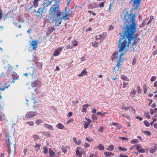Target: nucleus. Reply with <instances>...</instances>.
I'll return each instance as SVG.
<instances>
[{
	"label": "nucleus",
	"mask_w": 157,
	"mask_h": 157,
	"mask_svg": "<svg viewBox=\"0 0 157 157\" xmlns=\"http://www.w3.org/2000/svg\"><path fill=\"white\" fill-rule=\"evenodd\" d=\"M124 19L126 21L125 26L123 28L122 33H120L122 37L119 40L118 42L119 52H121L123 50L126 51L128 49L129 45L136 31L135 16L131 13L128 15L127 12Z\"/></svg>",
	"instance_id": "nucleus-1"
},
{
	"label": "nucleus",
	"mask_w": 157,
	"mask_h": 157,
	"mask_svg": "<svg viewBox=\"0 0 157 157\" xmlns=\"http://www.w3.org/2000/svg\"><path fill=\"white\" fill-rule=\"evenodd\" d=\"M72 15V10H68L67 13L61 15V16H52V23L55 26H59L61 23L63 19H69V18Z\"/></svg>",
	"instance_id": "nucleus-2"
},
{
	"label": "nucleus",
	"mask_w": 157,
	"mask_h": 157,
	"mask_svg": "<svg viewBox=\"0 0 157 157\" xmlns=\"http://www.w3.org/2000/svg\"><path fill=\"white\" fill-rule=\"evenodd\" d=\"M68 10L65 7L61 12L60 11L59 6L57 4L52 5L49 9V12L52 16H61V15L67 13Z\"/></svg>",
	"instance_id": "nucleus-3"
},
{
	"label": "nucleus",
	"mask_w": 157,
	"mask_h": 157,
	"mask_svg": "<svg viewBox=\"0 0 157 157\" xmlns=\"http://www.w3.org/2000/svg\"><path fill=\"white\" fill-rule=\"evenodd\" d=\"M27 69L29 70V75L32 77H35L38 75V72L34 67H27Z\"/></svg>",
	"instance_id": "nucleus-4"
},
{
	"label": "nucleus",
	"mask_w": 157,
	"mask_h": 157,
	"mask_svg": "<svg viewBox=\"0 0 157 157\" xmlns=\"http://www.w3.org/2000/svg\"><path fill=\"white\" fill-rule=\"evenodd\" d=\"M42 85V82L39 80H36L34 81L32 84L31 86L33 87H36L40 86Z\"/></svg>",
	"instance_id": "nucleus-5"
},
{
	"label": "nucleus",
	"mask_w": 157,
	"mask_h": 157,
	"mask_svg": "<svg viewBox=\"0 0 157 157\" xmlns=\"http://www.w3.org/2000/svg\"><path fill=\"white\" fill-rule=\"evenodd\" d=\"M37 58L36 56H33V61L35 62L36 66L39 69H41L42 67V64L41 63L38 62H36Z\"/></svg>",
	"instance_id": "nucleus-6"
},
{
	"label": "nucleus",
	"mask_w": 157,
	"mask_h": 157,
	"mask_svg": "<svg viewBox=\"0 0 157 157\" xmlns=\"http://www.w3.org/2000/svg\"><path fill=\"white\" fill-rule=\"evenodd\" d=\"M134 4L133 6V10H135L140 5V4L141 0H133Z\"/></svg>",
	"instance_id": "nucleus-7"
},
{
	"label": "nucleus",
	"mask_w": 157,
	"mask_h": 157,
	"mask_svg": "<svg viewBox=\"0 0 157 157\" xmlns=\"http://www.w3.org/2000/svg\"><path fill=\"white\" fill-rule=\"evenodd\" d=\"M36 112H29L26 113L25 117L27 118H30L36 116Z\"/></svg>",
	"instance_id": "nucleus-8"
},
{
	"label": "nucleus",
	"mask_w": 157,
	"mask_h": 157,
	"mask_svg": "<svg viewBox=\"0 0 157 157\" xmlns=\"http://www.w3.org/2000/svg\"><path fill=\"white\" fill-rule=\"evenodd\" d=\"M120 52H118V53H114L112 56V61L113 60V59L116 58V57H118V55H119V60H120L121 59V57L123 55V53H121L120 54H119V53Z\"/></svg>",
	"instance_id": "nucleus-9"
},
{
	"label": "nucleus",
	"mask_w": 157,
	"mask_h": 157,
	"mask_svg": "<svg viewBox=\"0 0 157 157\" xmlns=\"http://www.w3.org/2000/svg\"><path fill=\"white\" fill-rule=\"evenodd\" d=\"M10 85L3 82L1 83L0 84V90L3 91L6 88H7Z\"/></svg>",
	"instance_id": "nucleus-10"
},
{
	"label": "nucleus",
	"mask_w": 157,
	"mask_h": 157,
	"mask_svg": "<svg viewBox=\"0 0 157 157\" xmlns=\"http://www.w3.org/2000/svg\"><path fill=\"white\" fill-rule=\"evenodd\" d=\"M136 149L139 153H145V150L141 146V145L138 144L136 145Z\"/></svg>",
	"instance_id": "nucleus-11"
},
{
	"label": "nucleus",
	"mask_w": 157,
	"mask_h": 157,
	"mask_svg": "<svg viewBox=\"0 0 157 157\" xmlns=\"http://www.w3.org/2000/svg\"><path fill=\"white\" fill-rule=\"evenodd\" d=\"M38 42L37 40H33L31 43V45L33 47V49L35 50L37 47V44Z\"/></svg>",
	"instance_id": "nucleus-12"
},
{
	"label": "nucleus",
	"mask_w": 157,
	"mask_h": 157,
	"mask_svg": "<svg viewBox=\"0 0 157 157\" xmlns=\"http://www.w3.org/2000/svg\"><path fill=\"white\" fill-rule=\"evenodd\" d=\"M82 150V148L80 147H78L77 148L76 153L79 157L81 156V152Z\"/></svg>",
	"instance_id": "nucleus-13"
},
{
	"label": "nucleus",
	"mask_w": 157,
	"mask_h": 157,
	"mask_svg": "<svg viewBox=\"0 0 157 157\" xmlns=\"http://www.w3.org/2000/svg\"><path fill=\"white\" fill-rule=\"evenodd\" d=\"M104 155L105 157H108L109 156L111 157L114 155V154L113 153L108 152L107 151L104 152Z\"/></svg>",
	"instance_id": "nucleus-14"
},
{
	"label": "nucleus",
	"mask_w": 157,
	"mask_h": 157,
	"mask_svg": "<svg viewBox=\"0 0 157 157\" xmlns=\"http://www.w3.org/2000/svg\"><path fill=\"white\" fill-rule=\"evenodd\" d=\"M86 69V68H85L82 71L81 73L78 75V76L79 77H80L83 76L85 75H87V72L85 70Z\"/></svg>",
	"instance_id": "nucleus-15"
},
{
	"label": "nucleus",
	"mask_w": 157,
	"mask_h": 157,
	"mask_svg": "<svg viewBox=\"0 0 157 157\" xmlns=\"http://www.w3.org/2000/svg\"><path fill=\"white\" fill-rule=\"evenodd\" d=\"M52 3V1H48L47 2L44 3L42 5L43 6V8L44 9V8L48 7L49 5L51 4Z\"/></svg>",
	"instance_id": "nucleus-16"
},
{
	"label": "nucleus",
	"mask_w": 157,
	"mask_h": 157,
	"mask_svg": "<svg viewBox=\"0 0 157 157\" xmlns=\"http://www.w3.org/2000/svg\"><path fill=\"white\" fill-rule=\"evenodd\" d=\"M16 75L17 74L15 72H13L11 75L12 78L13 79L12 82L13 83H14L15 80L17 79V78L16 77Z\"/></svg>",
	"instance_id": "nucleus-17"
},
{
	"label": "nucleus",
	"mask_w": 157,
	"mask_h": 157,
	"mask_svg": "<svg viewBox=\"0 0 157 157\" xmlns=\"http://www.w3.org/2000/svg\"><path fill=\"white\" fill-rule=\"evenodd\" d=\"M89 106V105L88 104L84 105L82 106V111L83 112H86V109Z\"/></svg>",
	"instance_id": "nucleus-18"
},
{
	"label": "nucleus",
	"mask_w": 157,
	"mask_h": 157,
	"mask_svg": "<svg viewBox=\"0 0 157 157\" xmlns=\"http://www.w3.org/2000/svg\"><path fill=\"white\" fill-rule=\"evenodd\" d=\"M100 35L101 39V41L105 39L107 33L106 32H104L102 33L101 34H100Z\"/></svg>",
	"instance_id": "nucleus-19"
},
{
	"label": "nucleus",
	"mask_w": 157,
	"mask_h": 157,
	"mask_svg": "<svg viewBox=\"0 0 157 157\" xmlns=\"http://www.w3.org/2000/svg\"><path fill=\"white\" fill-rule=\"evenodd\" d=\"M149 18H147L146 19H144L143 20V22L142 24V25L141 26V27H144L145 25H147V21L149 19Z\"/></svg>",
	"instance_id": "nucleus-20"
},
{
	"label": "nucleus",
	"mask_w": 157,
	"mask_h": 157,
	"mask_svg": "<svg viewBox=\"0 0 157 157\" xmlns=\"http://www.w3.org/2000/svg\"><path fill=\"white\" fill-rule=\"evenodd\" d=\"M136 91L134 90V89H132L130 93V95L131 97H133L136 94Z\"/></svg>",
	"instance_id": "nucleus-21"
},
{
	"label": "nucleus",
	"mask_w": 157,
	"mask_h": 157,
	"mask_svg": "<svg viewBox=\"0 0 157 157\" xmlns=\"http://www.w3.org/2000/svg\"><path fill=\"white\" fill-rule=\"evenodd\" d=\"M44 126L47 128H48L51 130H52L53 129V128L52 126L50 125H49L47 124H45L44 125Z\"/></svg>",
	"instance_id": "nucleus-22"
},
{
	"label": "nucleus",
	"mask_w": 157,
	"mask_h": 157,
	"mask_svg": "<svg viewBox=\"0 0 157 157\" xmlns=\"http://www.w3.org/2000/svg\"><path fill=\"white\" fill-rule=\"evenodd\" d=\"M96 148H98L100 150H103L104 149V147L101 144H99L98 146L97 147H95Z\"/></svg>",
	"instance_id": "nucleus-23"
},
{
	"label": "nucleus",
	"mask_w": 157,
	"mask_h": 157,
	"mask_svg": "<svg viewBox=\"0 0 157 157\" xmlns=\"http://www.w3.org/2000/svg\"><path fill=\"white\" fill-rule=\"evenodd\" d=\"M114 148V147L113 145H110L108 147L106 150L110 151H112Z\"/></svg>",
	"instance_id": "nucleus-24"
},
{
	"label": "nucleus",
	"mask_w": 157,
	"mask_h": 157,
	"mask_svg": "<svg viewBox=\"0 0 157 157\" xmlns=\"http://www.w3.org/2000/svg\"><path fill=\"white\" fill-rule=\"evenodd\" d=\"M78 45V42L76 40H75L72 41L71 45L72 47H75Z\"/></svg>",
	"instance_id": "nucleus-25"
},
{
	"label": "nucleus",
	"mask_w": 157,
	"mask_h": 157,
	"mask_svg": "<svg viewBox=\"0 0 157 157\" xmlns=\"http://www.w3.org/2000/svg\"><path fill=\"white\" fill-rule=\"evenodd\" d=\"M44 10V9H43V8H39L37 12H36V13L37 14L39 13L41 14H42Z\"/></svg>",
	"instance_id": "nucleus-26"
},
{
	"label": "nucleus",
	"mask_w": 157,
	"mask_h": 157,
	"mask_svg": "<svg viewBox=\"0 0 157 157\" xmlns=\"http://www.w3.org/2000/svg\"><path fill=\"white\" fill-rule=\"evenodd\" d=\"M83 124L84 125V128L85 129H86L88 126L89 124L85 121L82 122Z\"/></svg>",
	"instance_id": "nucleus-27"
},
{
	"label": "nucleus",
	"mask_w": 157,
	"mask_h": 157,
	"mask_svg": "<svg viewBox=\"0 0 157 157\" xmlns=\"http://www.w3.org/2000/svg\"><path fill=\"white\" fill-rule=\"evenodd\" d=\"M56 127L59 129H62L64 128V126L61 123H59L56 125Z\"/></svg>",
	"instance_id": "nucleus-28"
},
{
	"label": "nucleus",
	"mask_w": 157,
	"mask_h": 157,
	"mask_svg": "<svg viewBox=\"0 0 157 157\" xmlns=\"http://www.w3.org/2000/svg\"><path fill=\"white\" fill-rule=\"evenodd\" d=\"M92 46L94 47H98V42L96 41H94L92 43Z\"/></svg>",
	"instance_id": "nucleus-29"
},
{
	"label": "nucleus",
	"mask_w": 157,
	"mask_h": 157,
	"mask_svg": "<svg viewBox=\"0 0 157 157\" xmlns=\"http://www.w3.org/2000/svg\"><path fill=\"white\" fill-rule=\"evenodd\" d=\"M49 153L50 156L51 157H53L55 155V153L52 150H49Z\"/></svg>",
	"instance_id": "nucleus-30"
},
{
	"label": "nucleus",
	"mask_w": 157,
	"mask_h": 157,
	"mask_svg": "<svg viewBox=\"0 0 157 157\" xmlns=\"http://www.w3.org/2000/svg\"><path fill=\"white\" fill-rule=\"evenodd\" d=\"M38 0H34L33 2V4L34 6L35 7H37L38 6Z\"/></svg>",
	"instance_id": "nucleus-31"
},
{
	"label": "nucleus",
	"mask_w": 157,
	"mask_h": 157,
	"mask_svg": "<svg viewBox=\"0 0 157 157\" xmlns=\"http://www.w3.org/2000/svg\"><path fill=\"white\" fill-rule=\"evenodd\" d=\"M35 17L36 19H38V20H39L41 18L42 14H41L39 13L37 14L36 13H35Z\"/></svg>",
	"instance_id": "nucleus-32"
},
{
	"label": "nucleus",
	"mask_w": 157,
	"mask_h": 157,
	"mask_svg": "<svg viewBox=\"0 0 157 157\" xmlns=\"http://www.w3.org/2000/svg\"><path fill=\"white\" fill-rule=\"evenodd\" d=\"M121 77L122 79L125 80V81H129V80L128 78L126 76L124 75H121Z\"/></svg>",
	"instance_id": "nucleus-33"
},
{
	"label": "nucleus",
	"mask_w": 157,
	"mask_h": 157,
	"mask_svg": "<svg viewBox=\"0 0 157 157\" xmlns=\"http://www.w3.org/2000/svg\"><path fill=\"white\" fill-rule=\"evenodd\" d=\"M142 132L148 136H150L151 134V132L148 131H143Z\"/></svg>",
	"instance_id": "nucleus-34"
},
{
	"label": "nucleus",
	"mask_w": 157,
	"mask_h": 157,
	"mask_svg": "<svg viewBox=\"0 0 157 157\" xmlns=\"http://www.w3.org/2000/svg\"><path fill=\"white\" fill-rule=\"evenodd\" d=\"M3 19L4 20H5L6 18L4 17V15L3 14L2 11L0 10V19Z\"/></svg>",
	"instance_id": "nucleus-35"
},
{
	"label": "nucleus",
	"mask_w": 157,
	"mask_h": 157,
	"mask_svg": "<svg viewBox=\"0 0 157 157\" xmlns=\"http://www.w3.org/2000/svg\"><path fill=\"white\" fill-rule=\"evenodd\" d=\"M139 142V140L137 139H134L132 140L131 141L132 144H136L137 143Z\"/></svg>",
	"instance_id": "nucleus-36"
},
{
	"label": "nucleus",
	"mask_w": 157,
	"mask_h": 157,
	"mask_svg": "<svg viewBox=\"0 0 157 157\" xmlns=\"http://www.w3.org/2000/svg\"><path fill=\"white\" fill-rule=\"evenodd\" d=\"M43 152L44 154H46L48 152V150L47 147L46 146L44 147L43 148Z\"/></svg>",
	"instance_id": "nucleus-37"
},
{
	"label": "nucleus",
	"mask_w": 157,
	"mask_h": 157,
	"mask_svg": "<svg viewBox=\"0 0 157 157\" xmlns=\"http://www.w3.org/2000/svg\"><path fill=\"white\" fill-rule=\"evenodd\" d=\"M105 113H106L104 112V113H102L101 112H97L96 113V114H98V115H101L102 116H105Z\"/></svg>",
	"instance_id": "nucleus-38"
},
{
	"label": "nucleus",
	"mask_w": 157,
	"mask_h": 157,
	"mask_svg": "<svg viewBox=\"0 0 157 157\" xmlns=\"http://www.w3.org/2000/svg\"><path fill=\"white\" fill-rule=\"evenodd\" d=\"M60 54L59 52H58L57 50H56L55 51V52H54V53H53V55L55 56H58L59 54Z\"/></svg>",
	"instance_id": "nucleus-39"
},
{
	"label": "nucleus",
	"mask_w": 157,
	"mask_h": 157,
	"mask_svg": "<svg viewBox=\"0 0 157 157\" xmlns=\"http://www.w3.org/2000/svg\"><path fill=\"white\" fill-rule=\"evenodd\" d=\"M43 121L41 119H38L35 122V123L37 124H39L40 123H42Z\"/></svg>",
	"instance_id": "nucleus-40"
},
{
	"label": "nucleus",
	"mask_w": 157,
	"mask_h": 157,
	"mask_svg": "<svg viewBox=\"0 0 157 157\" xmlns=\"http://www.w3.org/2000/svg\"><path fill=\"white\" fill-rule=\"evenodd\" d=\"M119 149L124 151H126L127 150V149L125 148H123L121 147L120 146L119 147Z\"/></svg>",
	"instance_id": "nucleus-41"
},
{
	"label": "nucleus",
	"mask_w": 157,
	"mask_h": 157,
	"mask_svg": "<svg viewBox=\"0 0 157 157\" xmlns=\"http://www.w3.org/2000/svg\"><path fill=\"white\" fill-rule=\"evenodd\" d=\"M122 126L121 124H117L116 126V128L117 129H120L121 128Z\"/></svg>",
	"instance_id": "nucleus-42"
},
{
	"label": "nucleus",
	"mask_w": 157,
	"mask_h": 157,
	"mask_svg": "<svg viewBox=\"0 0 157 157\" xmlns=\"http://www.w3.org/2000/svg\"><path fill=\"white\" fill-rule=\"evenodd\" d=\"M144 124L147 127H149L150 126L149 122L147 121H144Z\"/></svg>",
	"instance_id": "nucleus-43"
},
{
	"label": "nucleus",
	"mask_w": 157,
	"mask_h": 157,
	"mask_svg": "<svg viewBox=\"0 0 157 157\" xmlns=\"http://www.w3.org/2000/svg\"><path fill=\"white\" fill-rule=\"evenodd\" d=\"M34 138L36 140H38L40 139V137L36 135H35L33 136Z\"/></svg>",
	"instance_id": "nucleus-44"
},
{
	"label": "nucleus",
	"mask_w": 157,
	"mask_h": 157,
	"mask_svg": "<svg viewBox=\"0 0 157 157\" xmlns=\"http://www.w3.org/2000/svg\"><path fill=\"white\" fill-rule=\"evenodd\" d=\"M138 36L139 35L138 34H136L134 36H133V35L132 39H133V40H135Z\"/></svg>",
	"instance_id": "nucleus-45"
},
{
	"label": "nucleus",
	"mask_w": 157,
	"mask_h": 157,
	"mask_svg": "<svg viewBox=\"0 0 157 157\" xmlns=\"http://www.w3.org/2000/svg\"><path fill=\"white\" fill-rule=\"evenodd\" d=\"M63 47H59L57 48V50L60 53V52H61L63 50Z\"/></svg>",
	"instance_id": "nucleus-46"
},
{
	"label": "nucleus",
	"mask_w": 157,
	"mask_h": 157,
	"mask_svg": "<svg viewBox=\"0 0 157 157\" xmlns=\"http://www.w3.org/2000/svg\"><path fill=\"white\" fill-rule=\"evenodd\" d=\"M156 77L155 76H152L151 78V81L152 82H154V81H155V80L156 79Z\"/></svg>",
	"instance_id": "nucleus-47"
},
{
	"label": "nucleus",
	"mask_w": 157,
	"mask_h": 157,
	"mask_svg": "<svg viewBox=\"0 0 157 157\" xmlns=\"http://www.w3.org/2000/svg\"><path fill=\"white\" fill-rule=\"evenodd\" d=\"M121 115L123 117H124L126 118H129V116L128 115H124L122 113L121 114Z\"/></svg>",
	"instance_id": "nucleus-48"
},
{
	"label": "nucleus",
	"mask_w": 157,
	"mask_h": 157,
	"mask_svg": "<svg viewBox=\"0 0 157 157\" xmlns=\"http://www.w3.org/2000/svg\"><path fill=\"white\" fill-rule=\"evenodd\" d=\"M121 62H122V60H121V59L120 60H119L118 61V62L117 63V67H119L120 66V63Z\"/></svg>",
	"instance_id": "nucleus-49"
},
{
	"label": "nucleus",
	"mask_w": 157,
	"mask_h": 157,
	"mask_svg": "<svg viewBox=\"0 0 157 157\" xmlns=\"http://www.w3.org/2000/svg\"><path fill=\"white\" fill-rule=\"evenodd\" d=\"M128 84V83H126L125 82H124L123 83V85H122L123 88H125L127 86V85Z\"/></svg>",
	"instance_id": "nucleus-50"
},
{
	"label": "nucleus",
	"mask_w": 157,
	"mask_h": 157,
	"mask_svg": "<svg viewBox=\"0 0 157 157\" xmlns=\"http://www.w3.org/2000/svg\"><path fill=\"white\" fill-rule=\"evenodd\" d=\"M40 89L39 88H36L34 90V91L36 92L37 93H39L40 92Z\"/></svg>",
	"instance_id": "nucleus-51"
},
{
	"label": "nucleus",
	"mask_w": 157,
	"mask_h": 157,
	"mask_svg": "<svg viewBox=\"0 0 157 157\" xmlns=\"http://www.w3.org/2000/svg\"><path fill=\"white\" fill-rule=\"evenodd\" d=\"M85 139L86 141L89 142H91L92 141V139L91 138L89 137H86V138Z\"/></svg>",
	"instance_id": "nucleus-52"
},
{
	"label": "nucleus",
	"mask_w": 157,
	"mask_h": 157,
	"mask_svg": "<svg viewBox=\"0 0 157 157\" xmlns=\"http://www.w3.org/2000/svg\"><path fill=\"white\" fill-rule=\"evenodd\" d=\"M145 115L146 117L147 118H150V116L149 114L148 113H145Z\"/></svg>",
	"instance_id": "nucleus-53"
},
{
	"label": "nucleus",
	"mask_w": 157,
	"mask_h": 157,
	"mask_svg": "<svg viewBox=\"0 0 157 157\" xmlns=\"http://www.w3.org/2000/svg\"><path fill=\"white\" fill-rule=\"evenodd\" d=\"M96 40H101V38L100 36V35H97L96 36Z\"/></svg>",
	"instance_id": "nucleus-54"
},
{
	"label": "nucleus",
	"mask_w": 157,
	"mask_h": 157,
	"mask_svg": "<svg viewBox=\"0 0 157 157\" xmlns=\"http://www.w3.org/2000/svg\"><path fill=\"white\" fill-rule=\"evenodd\" d=\"M27 123L30 126H33L34 124V122L33 121H29Z\"/></svg>",
	"instance_id": "nucleus-55"
},
{
	"label": "nucleus",
	"mask_w": 157,
	"mask_h": 157,
	"mask_svg": "<svg viewBox=\"0 0 157 157\" xmlns=\"http://www.w3.org/2000/svg\"><path fill=\"white\" fill-rule=\"evenodd\" d=\"M104 129V128L103 127H101L99 130V132H102L103 131Z\"/></svg>",
	"instance_id": "nucleus-56"
},
{
	"label": "nucleus",
	"mask_w": 157,
	"mask_h": 157,
	"mask_svg": "<svg viewBox=\"0 0 157 157\" xmlns=\"http://www.w3.org/2000/svg\"><path fill=\"white\" fill-rule=\"evenodd\" d=\"M136 147H137L136 145L132 146L130 148V149L132 150L135 148Z\"/></svg>",
	"instance_id": "nucleus-57"
},
{
	"label": "nucleus",
	"mask_w": 157,
	"mask_h": 157,
	"mask_svg": "<svg viewBox=\"0 0 157 157\" xmlns=\"http://www.w3.org/2000/svg\"><path fill=\"white\" fill-rule=\"evenodd\" d=\"M92 119L94 120H97V118L96 117V116L95 115H93L92 117Z\"/></svg>",
	"instance_id": "nucleus-58"
},
{
	"label": "nucleus",
	"mask_w": 157,
	"mask_h": 157,
	"mask_svg": "<svg viewBox=\"0 0 157 157\" xmlns=\"http://www.w3.org/2000/svg\"><path fill=\"white\" fill-rule=\"evenodd\" d=\"M104 6V3L103 2H101L100 5H99V7H103Z\"/></svg>",
	"instance_id": "nucleus-59"
},
{
	"label": "nucleus",
	"mask_w": 157,
	"mask_h": 157,
	"mask_svg": "<svg viewBox=\"0 0 157 157\" xmlns=\"http://www.w3.org/2000/svg\"><path fill=\"white\" fill-rule=\"evenodd\" d=\"M72 48V45L71 46L70 45H69L66 46V49H71Z\"/></svg>",
	"instance_id": "nucleus-60"
},
{
	"label": "nucleus",
	"mask_w": 157,
	"mask_h": 157,
	"mask_svg": "<svg viewBox=\"0 0 157 157\" xmlns=\"http://www.w3.org/2000/svg\"><path fill=\"white\" fill-rule=\"evenodd\" d=\"M114 28V27L112 25H110L109 26V30H110L111 29H113Z\"/></svg>",
	"instance_id": "nucleus-61"
},
{
	"label": "nucleus",
	"mask_w": 157,
	"mask_h": 157,
	"mask_svg": "<svg viewBox=\"0 0 157 157\" xmlns=\"http://www.w3.org/2000/svg\"><path fill=\"white\" fill-rule=\"evenodd\" d=\"M119 157H129L127 155H123L122 154H120L119 156Z\"/></svg>",
	"instance_id": "nucleus-62"
},
{
	"label": "nucleus",
	"mask_w": 157,
	"mask_h": 157,
	"mask_svg": "<svg viewBox=\"0 0 157 157\" xmlns=\"http://www.w3.org/2000/svg\"><path fill=\"white\" fill-rule=\"evenodd\" d=\"M21 18L18 17L17 18V21L18 23L19 24L21 22Z\"/></svg>",
	"instance_id": "nucleus-63"
},
{
	"label": "nucleus",
	"mask_w": 157,
	"mask_h": 157,
	"mask_svg": "<svg viewBox=\"0 0 157 157\" xmlns=\"http://www.w3.org/2000/svg\"><path fill=\"white\" fill-rule=\"evenodd\" d=\"M84 146L85 147H88L89 146V144L88 143H87L86 142H85L84 143Z\"/></svg>",
	"instance_id": "nucleus-64"
}]
</instances>
